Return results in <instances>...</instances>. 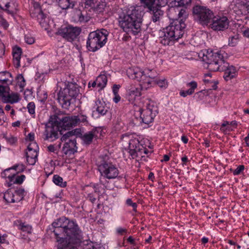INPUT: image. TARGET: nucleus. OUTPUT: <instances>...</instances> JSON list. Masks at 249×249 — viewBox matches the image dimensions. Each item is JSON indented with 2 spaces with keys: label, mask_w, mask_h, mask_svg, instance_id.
I'll list each match as a JSON object with an SVG mask.
<instances>
[{
  "label": "nucleus",
  "mask_w": 249,
  "mask_h": 249,
  "mask_svg": "<svg viewBox=\"0 0 249 249\" xmlns=\"http://www.w3.org/2000/svg\"><path fill=\"white\" fill-rule=\"evenodd\" d=\"M34 138H35V135H34V133H29L27 137V139L28 140H29L30 142H31V143L32 142H34L33 141L34 140Z\"/></svg>",
  "instance_id": "obj_51"
},
{
  "label": "nucleus",
  "mask_w": 249,
  "mask_h": 249,
  "mask_svg": "<svg viewBox=\"0 0 249 249\" xmlns=\"http://www.w3.org/2000/svg\"><path fill=\"white\" fill-rule=\"evenodd\" d=\"M155 85H158L160 88H166L167 86V82L165 79L158 80L157 78L154 86Z\"/></svg>",
  "instance_id": "obj_43"
},
{
  "label": "nucleus",
  "mask_w": 249,
  "mask_h": 249,
  "mask_svg": "<svg viewBox=\"0 0 249 249\" xmlns=\"http://www.w3.org/2000/svg\"><path fill=\"white\" fill-rule=\"evenodd\" d=\"M193 14L195 20L207 27L214 15L213 12L208 8L198 5L193 7Z\"/></svg>",
  "instance_id": "obj_8"
},
{
  "label": "nucleus",
  "mask_w": 249,
  "mask_h": 249,
  "mask_svg": "<svg viewBox=\"0 0 249 249\" xmlns=\"http://www.w3.org/2000/svg\"><path fill=\"white\" fill-rule=\"evenodd\" d=\"M199 56L202 61L208 64V68L211 71H224V78L228 81L235 77L236 71L235 67L226 62L220 52H213L212 51L201 52Z\"/></svg>",
  "instance_id": "obj_2"
},
{
  "label": "nucleus",
  "mask_w": 249,
  "mask_h": 249,
  "mask_svg": "<svg viewBox=\"0 0 249 249\" xmlns=\"http://www.w3.org/2000/svg\"><path fill=\"white\" fill-rule=\"evenodd\" d=\"M157 76V73L155 71L145 70L144 71L143 77H142L141 89L146 90L153 86L156 81Z\"/></svg>",
  "instance_id": "obj_14"
},
{
  "label": "nucleus",
  "mask_w": 249,
  "mask_h": 249,
  "mask_svg": "<svg viewBox=\"0 0 249 249\" xmlns=\"http://www.w3.org/2000/svg\"><path fill=\"white\" fill-rule=\"evenodd\" d=\"M77 116L78 117V118L79 119V122H84L86 121L87 117L86 116L80 115V116Z\"/></svg>",
  "instance_id": "obj_58"
},
{
  "label": "nucleus",
  "mask_w": 249,
  "mask_h": 249,
  "mask_svg": "<svg viewBox=\"0 0 249 249\" xmlns=\"http://www.w3.org/2000/svg\"><path fill=\"white\" fill-rule=\"evenodd\" d=\"M107 31L103 29L90 33L87 42V47L89 51L95 52L107 42Z\"/></svg>",
  "instance_id": "obj_6"
},
{
  "label": "nucleus",
  "mask_w": 249,
  "mask_h": 249,
  "mask_svg": "<svg viewBox=\"0 0 249 249\" xmlns=\"http://www.w3.org/2000/svg\"><path fill=\"white\" fill-rule=\"evenodd\" d=\"M237 36H233L229 38V44L232 46H234L237 42Z\"/></svg>",
  "instance_id": "obj_46"
},
{
  "label": "nucleus",
  "mask_w": 249,
  "mask_h": 249,
  "mask_svg": "<svg viewBox=\"0 0 249 249\" xmlns=\"http://www.w3.org/2000/svg\"><path fill=\"white\" fill-rule=\"evenodd\" d=\"M96 105L97 106L96 111L98 113L101 115H105L107 111V109L104 103H101V101H98L96 102Z\"/></svg>",
  "instance_id": "obj_31"
},
{
  "label": "nucleus",
  "mask_w": 249,
  "mask_h": 249,
  "mask_svg": "<svg viewBox=\"0 0 249 249\" xmlns=\"http://www.w3.org/2000/svg\"><path fill=\"white\" fill-rule=\"evenodd\" d=\"M53 181L57 185L61 187L66 186V182L63 181V178L58 175H54L53 177Z\"/></svg>",
  "instance_id": "obj_35"
},
{
  "label": "nucleus",
  "mask_w": 249,
  "mask_h": 249,
  "mask_svg": "<svg viewBox=\"0 0 249 249\" xmlns=\"http://www.w3.org/2000/svg\"><path fill=\"white\" fill-rule=\"evenodd\" d=\"M75 131L71 130L66 132L63 134L61 138V142H69L70 140L76 139H75Z\"/></svg>",
  "instance_id": "obj_28"
},
{
  "label": "nucleus",
  "mask_w": 249,
  "mask_h": 249,
  "mask_svg": "<svg viewBox=\"0 0 249 249\" xmlns=\"http://www.w3.org/2000/svg\"><path fill=\"white\" fill-rule=\"evenodd\" d=\"M77 151L76 139L70 140L66 142L62 148V152L69 156L74 154Z\"/></svg>",
  "instance_id": "obj_20"
},
{
  "label": "nucleus",
  "mask_w": 249,
  "mask_h": 249,
  "mask_svg": "<svg viewBox=\"0 0 249 249\" xmlns=\"http://www.w3.org/2000/svg\"><path fill=\"white\" fill-rule=\"evenodd\" d=\"M52 226L59 242L57 249H79L83 238L81 231L76 223L63 217L53 222Z\"/></svg>",
  "instance_id": "obj_1"
},
{
  "label": "nucleus",
  "mask_w": 249,
  "mask_h": 249,
  "mask_svg": "<svg viewBox=\"0 0 249 249\" xmlns=\"http://www.w3.org/2000/svg\"><path fill=\"white\" fill-rule=\"evenodd\" d=\"M129 95L131 97V100H135L136 97H139L141 96V93L138 88H133L129 89L128 92Z\"/></svg>",
  "instance_id": "obj_33"
},
{
  "label": "nucleus",
  "mask_w": 249,
  "mask_h": 249,
  "mask_svg": "<svg viewBox=\"0 0 249 249\" xmlns=\"http://www.w3.org/2000/svg\"><path fill=\"white\" fill-rule=\"evenodd\" d=\"M186 86L188 87H190V89H188V93H191V94H192L194 93L195 89H196L197 84L196 81H193L187 83Z\"/></svg>",
  "instance_id": "obj_38"
},
{
  "label": "nucleus",
  "mask_w": 249,
  "mask_h": 249,
  "mask_svg": "<svg viewBox=\"0 0 249 249\" xmlns=\"http://www.w3.org/2000/svg\"><path fill=\"white\" fill-rule=\"evenodd\" d=\"M31 15L34 18H37L40 25L47 28L48 22L47 21V17L45 15L41 8L38 3L35 2L34 3L33 8L31 11Z\"/></svg>",
  "instance_id": "obj_15"
},
{
  "label": "nucleus",
  "mask_w": 249,
  "mask_h": 249,
  "mask_svg": "<svg viewBox=\"0 0 249 249\" xmlns=\"http://www.w3.org/2000/svg\"><path fill=\"white\" fill-rule=\"evenodd\" d=\"M230 20L226 16L213 15L208 28L214 31H224L229 28Z\"/></svg>",
  "instance_id": "obj_11"
},
{
  "label": "nucleus",
  "mask_w": 249,
  "mask_h": 249,
  "mask_svg": "<svg viewBox=\"0 0 249 249\" xmlns=\"http://www.w3.org/2000/svg\"><path fill=\"white\" fill-rule=\"evenodd\" d=\"M167 4V0H157L156 5L148 10L152 15V19L153 22L160 21L164 15L163 8Z\"/></svg>",
  "instance_id": "obj_13"
},
{
  "label": "nucleus",
  "mask_w": 249,
  "mask_h": 249,
  "mask_svg": "<svg viewBox=\"0 0 249 249\" xmlns=\"http://www.w3.org/2000/svg\"><path fill=\"white\" fill-rule=\"evenodd\" d=\"M205 96V92L203 90L200 91L196 93L195 95V97L201 100Z\"/></svg>",
  "instance_id": "obj_50"
},
{
  "label": "nucleus",
  "mask_w": 249,
  "mask_h": 249,
  "mask_svg": "<svg viewBox=\"0 0 249 249\" xmlns=\"http://www.w3.org/2000/svg\"><path fill=\"white\" fill-rule=\"evenodd\" d=\"M17 82L20 88H23L25 86V80L22 74H19L17 76Z\"/></svg>",
  "instance_id": "obj_42"
},
{
  "label": "nucleus",
  "mask_w": 249,
  "mask_h": 249,
  "mask_svg": "<svg viewBox=\"0 0 249 249\" xmlns=\"http://www.w3.org/2000/svg\"><path fill=\"white\" fill-rule=\"evenodd\" d=\"M126 204L129 206H131L133 207V210L136 212V208L137 205L136 203H134L132 202L131 199L128 198L126 200Z\"/></svg>",
  "instance_id": "obj_48"
},
{
  "label": "nucleus",
  "mask_w": 249,
  "mask_h": 249,
  "mask_svg": "<svg viewBox=\"0 0 249 249\" xmlns=\"http://www.w3.org/2000/svg\"><path fill=\"white\" fill-rule=\"evenodd\" d=\"M37 145L36 142L30 143L26 152V160L30 165H34L37 159V153L36 149Z\"/></svg>",
  "instance_id": "obj_18"
},
{
  "label": "nucleus",
  "mask_w": 249,
  "mask_h": 249,
  "mask_svg": "<svg viewBox=\"0 0 249 249\" xmlns=\"http://www.w3.org/2000/svg\"><path fill=\"white\" fill-rule=\"evenodd\" d=\"M12 78L11 74L7 71L0 72V82L2 84L6 83L7 82H11Z\"/></svg>",
  "instance_id": "obj_29"
},
{
  "label": "nucleus",
  "mask_w": 249,
  "mask_h": 249,
  "mask_svg": "<svg viewBox=\"0 0 249 249\" xmlns=\"http://www.w3.org/2000/svg\"><path fill=\"white\" fill-rule=\"evenodd\" d=\"M181 140L184 143H187L188 141V138L185 136H182L181 137Z\"/></svg>",
  "instance_id": "obj_62"
},
{
  "label": "nucleus",
  "mask_w": 249,
  "mask_h": 249,
  "mask_svg": "<svg viewBox=\"0 0 249 249\" xmlns=\"http://www.w3.org/2000/svg\"><path fill=\"white\" fill-rule=\"evenodd\" d=\"M79 92L77 85L70 83L67 87L61 89L58 94V101L63 108L68 109L73 98H75Z\"/></svg>",
  "instance_id": "obj_7"
},
{
  "label": "nucleus",
  "mask_w": 249,
  "mask_h": 249,
  "mask_svg": "<svg viewBox=\"0 0 249 249\" xmlns=\"http://www.w3.org/2000/svg\"><path fill=\"white\" fill-rule=\"evenodd\" d=\"M13 63L16 68L20 66V60L22 53L21 49L18 47H14L13 49Z\"/></svg>",
  "instance_id": "obj_22"
},
{
  "label": "nucleus",
  "mask_w": 249,
  "mask_h": 249,
  "mask_svg": "<svg viewBox=\"0 0 249 249\" xmlns=\"http://www.w3.org/2000/svg\"><path fill=\"white\" fill-rule=\"evenodd\" d=\"M76 16L78 21L80 22H85L88 21L90 19V17L88 15L86 11H81L80 10L76 12Z\"/></svg>",
  "instance_id": "obj_26"
},
{
  "label": "nucleus",
  "mask_w": 249,
  "mask_h": 249,
  "mask_svg": "<svg viewBox=\"0 0 249 249\" xmlns=\"http://www.w3.org/2000/svg\"><path fill=\"white\" fill-rule=\"evenodd\" d=\"M135 115L140 116V119L142 123L145 124H149L153 122L154 118L158 113L157 107L155 106L153 103L147 104L145 109L135 108Z\"/></svg>",
  "instance_id": "obj_9"
},
{
  "label": "nucleus",
  "mask_w": 249,
  "mask_h": 249,
  "mask_svg": "<svg viewBox=\"0 0 249 249\" xmlns=\"http://www.w3.org/2000/svg\"><path fill=\"white\" fill-rule=\"evenodd\" d=\"M126 73L129 78L139 81L140 85L141 87L142 77H143L144 71H142L138 68H130L127 70Z\"/></svg>",
  "instance_id": "obj_21"
},
{
  "label": "nucleus",
  "mask_w": 249,
  "mask_h": 249,
  "mask_svg": "<svg viewBox=\"0 0 249 249\" xmlns=\"http://www.w3.org/2000/svg\"><path fill=\"white\" fill-rule=\"evenodd\" d=\"M88 197L89 198L90 201L92 203H94L96 200V198L94 197L93 195L91 194H90L88 195Z\"/></svg>",
  "instance_id": "obj_59"
},
{
  "label": "nucleus",
  "mask_w": 249,
  "mask_h": 249,
  "mask_svg": "<svg viewBox=\"0 0 249 249\" xmlns=\"http://www.w3.org/2000/svg\"><path fill=\"white\" fill-rule=\"evenodd\" d=\"M3 138L7 141V142L11 144H14L17 141V138L14 137L11 134H3Z\"/></svg>",
  "instance_id": "obj_37"
},
{
  "label": "nucleus",
  "mask_w": 249,
  "mask_h": 249,
  "mask_svg": "<svg viewBox=\"0 0 249 249\" xmlns=\"http://www.w3.org/2000/svg\"><path fill=\"white\" fill-rule=\"evenodd\" d=\"M19 100V94L17 93H10L9 92L5 96L3 101L4 103H10L13 104L18 102Z\"/></svg>",
  "instance_id": "obj_23"
},
{
  "label": "nucleus",
  "mask_w": 249,
  "mask_h": 249,
  "mask_svg": "<svg viewBox=\"0 0 249 249\" xmlns=\"http://www.w3.org/2000/svg\"><path fill=\"white\" fill-rule=\"evenodd\" d=\"M47 148H48V150L51 152H55V151L56 150L55 147L54 146V145H53V144H51V145H49L48 146Z\"/></svg>",
  "instance_id": "obj_52"
},
{
  "label": "nucleus",
  "mask_w": 249,
  "mask_h": 249,
  "mask_svg": "<svg viewBox=\"0 0 249 249\" xmlns=\"http://www.w3.org/2000/svg\"><path fill=\"white\" fill-rule=\"evenodd\" d=\"M229 123L227 121H225L224 122L222 125H221V127L220 128V129L222 131H223L224 132H225V128L224 127H226L227 126H228V125H229Z\"/></svg>",
  "instance_id": "obj_56"
},
{
  "label": "nucleus",
  "mask_w": 249,
  "mask_h": 249,
  "mask_svg": "<svg viewBox=\"0 0 249 249\" xmlns=\"http://www.w3.org/2000/svg\"><path fill=\"white\" fill-rule=\"evenodd\" d=\"M79 122V119L78 116H65L61 118L57 117L55 123L64 129L75 126Z\"/></svg>",
  "instance_id": "obj_16"
},
{
  "label": "nucleus",
  "mask_w": 249,
  "mask_h": 249,
  "mask_svg": "<svg viewBox=\"0 0 249 249\" xmlns=\"http://www.w3.org/2000/svg\"><path fill=\"white\" fill-rule=\"evenodd\" d=\"M11 168H9L5 170L2 173L1 176L3 178H8L6 180L8 187L11 186L13 184H21L25 179V176L23 175L19 174L18 173H13L11 175L9 174V172L12 170ZM15 169L16 170V166L14 167Z\"/></svg>",
  "instance_id": "obj_12"
},
{
  "label": "nucleus",
  "mask_w": 249,
  "mask_h": 249,
  "mask_svg": "<svg viewBox=\"0 0 249 249\" xmlns=\"http://www.w3.org/2000/svg\"><path fill=\"white\" fill-rule=\"evenodd\" d=\"M19 224L18 225L19 229L23 231L26 232L28 233H31L32 232V227L28 224L25 223H20L19 221H17Z\"/></svg>",
  "instance_id": "obj_36"
},
{
  "label": "nucleus",
  "mask_w": 249,
  "mask_h": 249,
  "mask_svg": "<svg viewBox=\"0 0 249 249\" xmlns=\"http://www.w3.org/2000/svg\"><path fill=\"white\" fill-rule=\"evenodd\" d=\"M129 149L130 153L132 156L143 157L142 153H147V150L142 145H140L139 142L137 140H131L129 142Z\"/></svg>",
  "instance_id": "obj_19"
},
{
  "label": "nucleus",
  "mask_w": 249,
  "mask_h": 249,
  "mask_svg": "<svg viewBox=\"0 0 249 249\" xmlns=\"http://www.w3.org/2000/svg\"><path fill=\"white\" fill-rule=\"evenodd\" d=\"M169 159H170L169 156L168 155H165L163 156V159L161 160V162L167 161H168L169 160Z\"/></svg>",
  "instance_id": "obj_61"
},
{
  "label": "nucleus",
  "mask_w": 249,
  "mask_h": 249,
  "mask_svg": "<svg viewBox=\"0 0 249 249\" xmlns=\"http://www.w3.org/2000/svg\"><path fill=\"white\" fill-rule=\"evenodd\" d=\"M3 198L8 203H14V193L8 190L4 194Z\"/></svg>",
  "instance_id": "obj_34"
},
{
  "label": "nucleus",
  "mask_w": 249,
  "mask_h": 249,
  "mask_svg": "<svg viewBox=\"0 0 249 249\" xmlns=\"http://www.w3.org/2000/svg\"><path fill=\"white\" fill-rule=\"evenodd\" d=\"M141 3L145 8L148 10H151L152 7L156 5V0H140Z\"/></svg>",
  "instance_id": "obj_32"
},
{
  "label": "nucleus",
  "mask_w": 249,
  "mask_h": 249,
  "mask_svg": "<svg viewBox=\"0 0 249 249\" xmlns=\"http://www.w3.org/2000/svg\"><path fill=\"white\" fill-rule=\"evenodd\" d=\"M4 5L5 8H3V10L7 11L8 13L11 14L12 12H11L8 9L9 8L10 5H9V2L7 0L5 3L3 5Z\"/></svg>",
  "instance_id": "obj_53"
},
{
  "label": "nucleus",
  "mask_w": 249,
  "mask_h": 249,
  "mask_svg": "<svg viewBox=\"0 0 249 249\" xmlns=\"http://www.w3.org/2000/svg\"><path fill=\"white\" fill-rule=\"evenodd\" d=\"M126 230L125 229L119 228L117 229V232L119 234H123L124 233L126 232Z\"/></svg>",
  "instance_id": "obj_55"
},
{
  "label": "nucleus",
  "mask_w": 249,
  "mask_h": 249,
  "mask_svg": "<svg viewBox=\"0 0 249 249\" xmlns=\"http://www.w3.org/2000/svg\"><path fill=\"white\" fill-rule=\"evenodd\" d=\"M27 108L28 109V111L30 114H33L35 113V105L34 103H29L27 106Z\"/></svg>",
  "instance_id": "obj_45"
},
{
  "label": "nucleus",
  "mask_w": 249,
  "mask_h": 249,
  "mask_svg": "<svg viewBox=\"0 0 249 249\" xmlns=\"http://www.w3.org/2000/svg\"><path fill=\"white\" fill-rule=\"evenodd\" d=\"M245 141L247 144L248 145V146H249V137L248 136H247L246 137H245Z\"/></svg>",
  "instance_id": "obj_64"
},
{
  "label": "nucleus",
  "mask_w": 249,
  "mask_h": 249,
  "mask_svg": "<svg viewBox=\"0 0 249 249\" xmlns=\"http://www.w3.org/2000/svg\"><path fill=\"white\" fill-rule=\"evenodd\" d=\"M8 0H0V8L3 9V5Z\"/></svg>",
  "instance_id": "obj_63"
},
{
  "label": "nucleus",
  "mask_w": 249,
  "mask_h": 249,
  "mask_svg": "<svg viewBox=\"0 0 249 249\" xmlns=\"http://www.w3.org/2000/svg\"><path fill=\"white\" fill-rule=\"evenodd\" d=\"M76 2V0H58V3L62 9L72 8Z\"/></svg>",
  "instance_id": "obj_24"
},
{
  "label": "nucleus",
  "mask_w": 249,
  "mask_h": 249,
  "mask_svg": "<svg viewBox=\"0 0 249 249\" xmlns=\"http://www.w3.org/2000/svg\"><path fill=\"white\" fill-rule=\"evenodd\" d=\"M180 95L182 97H186L187 95H191V93H188V90H182L180 92Z\"/></svg>",
  "instance_id": "obj_57"
},
{
  "label": "nucleus",
  "mask_w": 249,
  "mask_h": 249,
  "mask_svg": "<svg viewBox=\"0 0 249 249\" xmlns=\"http://www.w3.org/2000/svg\"><path fill=\"white\" fill-rule=\"evenodd\" d=\"M95 81L97 86L102 89L106 85L107 80L106 75L101 74L97 77Z\"/></svg>",
  "instance_id": "obj_27"
},
{
  "label": "nucleus",
  "mask_w": 249,
  "mask_h": 249,
  "mask_svg": "<svg viewBox=\"0 0 249 249\" xmlns=\"http://www.w3.org/2000/svg\"><path fill=\"white\" fill-rule=\"evenodd\" d=\"M25 42L29 44H32L35 42V39H34V37L28 36H25Z\"/></svg>",
  "instance_id": "obj_49"
},
{
  "label": "nucleus",
  "mask_w": 249,
  "mask_h": 249,
  "mask_svg": "<svg viewBox=\"0 0 249 249\" xmlns=\"http://www.w3.org/2000/svg\"><path fill=\"white\" fill-rule=\"evenodd\" d=\"M95 136V131H89L84 134L82 136V140L84 143L89 144L92 141L93 139Z\"/></svg>",
  "instance_id": "obj_25"
},
{
  "label": "nucleus",
  "mask_w": 249,
  "mask_h": 249,
  "mask_svg": "<svg viewBox=\"0 0 249 249\" xmlns=\"http://www.w3.org/2000/svg\"><path fill=\"white\" fill-rule=\"evenodd\" d=\"M188 16L186 10L181 8L178 11V19L174 20L161 32L159 38L160 43L164 45H170L180 38L184 33L185 24L184 21Z\"/></svg>",
  "instance_id": "obj_4"
},
{
  "label": "nucleus",
  "mask_w": 249,
  "mask_h": 249,
  "mask_svg": "<svg viewBox=\"0 0 249 249\" xmlns=\"http://www.w3.org/2000/svg\"><path fill=\"white\" fill-rule=\"evenodd\" d=\"M9 88L7 86H3L0 85V96L2 98H4L8 92H9Z\"/></svg>",
  "instance_id": "obj_39"
},
{
  "label": "nucleus",
  "mask_w": 249,
  "mask_h": 249,
  "mask_svg": "<svg viewBox=\"0 0 249 249\" xmlns=\"http://www.w3.org/2000/svg\"><path fill=\"white\" fill-rule=\"evenodd\" d=\"M192 0H180L179 1L180 3V4L183 5H186L189 4Z\"/></svg>",
  "instance_id": "obj_54"
},
{
  "label": "nucleus",
  "mask_w": 249,
  "mask_h": 249,
  "mask_svg": "<svg viewBox=\"0 0 249 249\" xmlns=\"http://www.w3.org/2000/svg\"><path fill=\"white\" fill-rule=\"evenodd\" d=\"M116 87H117L116 85L113 86V91L115 95V97L113 98V101L115 103H117L118 102H119L120 101L121 97L119 95V94L118 93H117V90H116Z\"/></svg>",
  "instance_id": "obj_44"
},
{
  "label": "nucleus",
  "mask_w": 249,
  "mask_h": 249,
  "mask_svg": "<svg viewBox=\"0 0 249 249\" xmlns=\"http://www.w3.org/2000/svg\"><path fill=\"white\" fill-rule=\"evenodd\" d=\"M245 169V167L243 165H239L237 167V168L234 170L233 173L234 175H239L242 171H243Z\"/></svg>",
  "instance_id": "obj_47"
},
{
  "label": "nucleus",
  "mask_w": 249,
  "mask_h": 249,
  "mask_svg": "<svg viewBox=\"0 0 249 249\" xmlns=\"http://www.w3.org/2000/svg\"><path fill=\"white\" fill-rule=\"evenodd\" d=\"M105 3L103 2H99L95 4V7H93L94 10L101 12L105 7Z\"/></svg>",
  "instance_id": "obj_40"
},
{
  "label": "nucleus",
  "mask_w": 249,
  "mask_h": 249,
  "mask_svg": "<svg viewBox=\"0 0 249 249\" xmlns=\"http://www.w3.org/2000/svg\"><path fill=\"white\" fill-rule=\"evenodd\" d=\"M97 166L98 170L104 179H114L119 175V170L108 156H100L97 161Z\"/></svg>",
  "instance_id": "obj_5"
},
{
  "label": "nucleus",
  "mask_w": 249,
  "mask_h": 249,
  "mask_svg": "<svg viewBox=\"0 0 249 249\" xmlns=\"http://www.w3.org/2000/svg\"><path fill=\"white\" fill-rule=\"evenodd\" d=\"M81 29L76 27L70 25L62 26L56 33L68 41L71 42L80 34Z\"/></svg>",
  "instance_id": "obj_10"
},
{
  "label": "nucleus",
  "mask_w": 249,
  "mask_h": 249,
  "mask_svg": "<svg viewBox=\"0 0 249 249\" xmlns=\"http://www.w3.org/2000/svg\"><path fill=\"white\" fill-rule=\"evenodd\" d=\"M24 196V190L19 189L14 192V202H18L21 201Z\"/></svg>",
  "instance_id": "obj_30"
},
{
  "label": "nucleus",
  "mask_w": 249,
  "mask_h": 249,
  "mask_svg": "<svg viewBox=\"0 0 249 249\" xmlns=\"http://www.w3.org/2000/svg\"><path fill=\"white\" fill-rule=\"evenodd\" d=\"M85 7H90L91 9L95 7V4L97 3L96 0H83Z\"/></svg>",
  "instance_id": "obj_41"
},
{
  "label": "nucleus",
  "mask_w": 249,
  "mask_h": 249,
  "mask_svg": "<svg viewBox=\"0 0 249 249\" xmlns=\"http://www.w3.org/2000/svg\"><path fill=\"white\" fill-rule=\"evenodd\" d=\"M141 7L131 6L124 8L119 16L120 27L127 33L137 35L141 31L143 12Z\"/></svg>",
  "instance_id": "obj_3"
},
{
  "label": "nucleus",
  "mask_w": 249,
  "mask_h": 249,
  "mask_svg": "<svg viewBox=\"0 0 249 249\" xmlns=\"http://www.w3.org/2000/svg\"><path fill=\"white\" fill-rule=\"evenodd\" d=\"M243 35L245 37L249 38V28L244 31Z\"/></svg>",
  "instance_id": "obj_60"
},
{
  "label": "nucleus",
  "mask_w": 249,
  "mask_h": 249,
  "mask_svg": "<svg viewBox=\"0 0 249 249\" xmlns=\"http://www.w3.org/2000/svg\"><path fill=\"white\" fill-rule=\"evenodd\" d=\"M58 132H60V133L62 134L61 131L59 130V125L57 123V124L47 125L44 134L45 136L44 139L45 140L53 141L58 138Z\"/></svg>",
  "instance_id": "obj_17"
}]
</instances>
